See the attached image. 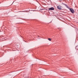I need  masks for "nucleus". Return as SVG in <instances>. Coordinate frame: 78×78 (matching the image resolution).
I'll use <instances>...</instances> for the list:
<instances>
[{
  "label": "nucleus",
  "mask_w": 78,
  "mask_h": 78,
  "mask_svg": "<svg viewBox=\"0 0 78 78\" xmlns=\"http://www.w3.org/2000/svg\"><path fill=\"white\" fill-rule=\"evenodd\" d=\"M69 10H70V12L72 13H74L75 12V11H74V10L72 8L69 9Z\"/></svg>",
  "instance_id": "obj_1"
},
{
  "label": "nucleus",
  "mask_w": 78,
  "mask_h": 78,
  "mask_svg": "<svg viewBox=\"0 0 78 78\" xmlns=\"http://www.w3.org/2000/svg\"><path fill=\"white\" fill-rule=\"evenodd\" d=\"M55 10V8H53V7L48 8V10L49 11H50V10Z\"/></svg>",
  "instance_id": "obj_2"
},
{
  "label": "nucleus",
  "mask_w": 78,
  "mask_h": 78,
  "mask_svg": "<svg viewBox=\"0 0 78 78\" xmlns=\"http://www.w3.org/2000/svg\"><path fill=\"white\" fill-rule=\"evenodd\" d=\"M57 8L58 9L61 10V6L58 5V6Z\"/></svg>",
  "instance_id": "obj_3"
},
{
  "label": "nucleus",
  "mask_w": 78,
  "mask_h": 78,
  "mask_svg": "<svg viewBox=\"0 0 78 78\" xmlns=\"http://www.w3.org/2000/svg\"><path fill=\"white\" fill-rule=\"evenodd\" d=\"M63 5H64L67 8H69V7H68V6L67 5L65 4H63Z\"/></svg>",
  "instance_id": "obj_4"
},
{
  "label": "nucleus",
  "mask_w": 78,
  "mask_h": 78,
  "mask_svg": "<svg viewBox=\"0 0 78 78\" xmlns=\"http://www.w3.org/2000/svg\"><path fill=\"white\" fill-rule=\"evenodd\" d=\"M48 39L49 41H51V38H48Z\"/></svg>",
  "instance_id": "obj_5"
}]
</instances>
